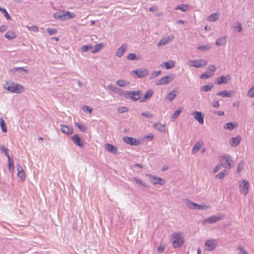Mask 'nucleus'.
Returning <instances> with one entry per match:
<instances>
[{
  "instance_id": "20e7f679",
  "label": "nucleus",
  "mask_w": 254,
  "mask_h": 254,
  "mask_svg": "<svg viewBox=\"0 0 254 254\" xmlns=\"http://www.w3.org/2000/svg\"><path fill=\"white\" fill-rule=\"evenodd\" d=\"M220 160L222 166L226 169H230L233 166V161L229 155L221 156Z\"/></svg>"
},
{
  "instance_id": "a18cd8bd",
  "label": "nucleus",
  "mask_w": 254,
  "mask_h": 254,
  "mask_svg": "<svg viewBox=\"0 0 254 254\" xmlns=\"http://www.w3.org/2000/svg\"><path fill=\"white\" fill-rule=\"evenodd\" d=\"M214 74L213 73H210L208 72H206L205 73H203V74H202L200 77L201 78V79H205V78H208L211 76H212Z\"/></svg>"
},
{
  "instance_id": "13d9d810",
  "label": "nucleus",
  "mask_w": 254,
  "mask_h": 254,
  "mask_svg": "<svg viewBox=\"0 0 254 254\" xmlns=\"http://www.w3.org/2000/svg\"><path fill=\"white\" fill-rule=\"evenodd\" d=\"M127 108L125 107H121L118 108V111L119 113H124L127 112Z\"/></svg>"
},
{
  "instance_id": "e433bc0d",
  "label": "nucleus",
  "mask_w": 254,
  "mask_h": 254,
  "mask_svg": "<svg viewBox=\"0 0 254 254\" xmlns=\"http://www.w3.org/2000/svg\"><path fill=\"white\" fill-rule=\"evenodd\" d=\"M213 84H207L204 86H203L200 87V91H203L205 92H207L211 90V89L213 88Z\"/></svg>"
},
{
  "instance_id": "f257e3e1",
  "label": "nucleus",
  "mask_w": 254,
  "mask_h": 254,
  "mask_svg": "<svg viewBox=\"0 0 254 254\" xmlns=\"http://www.w3.org/2000/svg\"><path fill=\"white\" fill-rule=\"evenodd\" d=\"M184 235L183 232H176L173 233L170 237L174 248L181 247L184 244Z\"/></svg>"
},
{
  "instance_id": "f03ea898",
  "label": "nucleus",
  "mask_w": 254,
  "mask_h": 254,
  "mask_svg": "<svg viewBox=\"0 0 254 254\" xmlns=\"http://www.w3.org/2000/svg\"><path fill=\"white\" fill-rule=\"evenodd\" d=\"M3 87L11 93H21L24 91V88L20 84L11 82V83L6 82Z\"/></svg>"
},
{
  "instance_id": "4468645a",
  "label": "nucleus",
  "mask_w": 254,
  "mask_h": 254,
  "mask_svg": "<svg viewBox=\"0 0 254 254\" xmlns=\"http://www.w3.org/2000/svg\"><path fill=\"white\" fill-rule=\"evenodd\" d=\"M192 115L194 116V119L197 121L198 122L202 125L204 123V115H202L200 112L194 111L193 112Z\"/></svg>"
},
{
  "instance_id": "c9c22d12",
  "label": "nucleus",
  "mask_w": 254,
  "mask_h": 254,
  "mask_svg": "<svg viewBox=\"0 0 254 254\" xmlns=\"http://www.w3.org/2000/svg\"><path fill=\"white\" fill-rule=\"evenodd\" d=\"M219 18V15L216 13L210 14L208 17V20L210 22H214Z\"/></svg>"
},
{
  "instance_id": "8fccbe9b",
  "label": "nucleus",
  "mask_w": 254,
  "mask_h": 254,
  "mask_svg": "<svg viewBox=\"0 0 254 254\" xmlns=\"http://www.w3.org/2000/svg\"><path fill=\"white\" fill-rule=\"evenodd\" d=\"M161 70L154 71L151 74L150 79H153L158 76L160 73Z\"/></svg>"
},
{
  "instance_id": "473e14b6",
  "label": "nucleus",
  "mask_w": 254,
  "mask_h": 254,
  "mask_svg": "<svg viewBox=\"0 0 254 254\" xmlns=\"http://www.w3.org/2000/svg\"><path fill=\"white\" fill-rule=\"evenodd\" d=\"M4 37L6 39L10 40L15 38L16 37V35L14 32L9 31L5 34Z\"/></svg>"
},
{
  "instance_id": "1a4fd4ad",
  "label": "nucleus",
  "mask_w": 254,
  "mask_h": 254,
  "mask_svg": "<svg viewBox=\"0 0 254 254\" xmlns=\"http://www.w3.org/2000/svg\"><path fill=\"white\" fill-rule=\"evenodd\" d=\"M146 176L149 177L150 182L154 185L157 184L163 185L165 183L164 180L161 178H158L149 174H146Z\"/></svg>"
},
{
  "instance_id": "c03bdc74",
  "label": "nucleus",
  "mask_w": 254,
  "mask_h": 254,
  "mask_svg": "<svg viewBox=\"0 0 254 254\" xmlns=\"http://www.w3.org/2000/svg\"><path fill=\"white\" fill-rule=\"evenodd\" d=\"M154 126L158 130L163 131L165 129V126L163 125H161L160 124H155Z\"/></svg>"
},
{
  "instance_id": "423d86ee",
  "label": "nucleus",
  "mask_w": 254,
  "mask_h": 254,
  "mask_svg": "<svg viewBox=\"0 0 254 254\" xmlns=\"http://www.w3.org/2000/svg\"><path fill=\"white\" fill-rule=\"evenodd\" d=\"M187 65L190 66H193L196 68H200L207 64V62L203 59H198L196 60H190L187 63Z\"/></svg>"
},
{
  "instance_id": "ddd939ff",
  "label": "nucleus",
  "mask_w": 254,
  "mask_h": 254,
  "mask_svg": "<svg viewBox=\"0 0 254 254\" xmlns=\"http://www.w3.org/2000/svg\"><path fill=\"white\" fill-rule=\"evenodd\" d=\"M71 139L76 145L81 147L83 146V141L79 137L77 134H74L71 137Z\"/></svg>"
},
{
  "instance_id": "09e8293b",
  "label": "nucleus",
  "mask_w": 254,
  "mask_h": 254,
  "mask_svg": "<svg viewBox=\"0 0 254 254\" xmlns=\"http://www.w3.org/2000/svg\"><path fill=\"white\" fill-rule=\"evenodd\" d=\"M17 176L20 178L21 181H24L25 179V172L24 171H19L17 172Z\"/></svg>"
},
{
  "instance_id": "37998d69",
  "label": "nucleus",
  "mask_w": 254,
  "mask_h": 254,
  "mask_svg": "<svg viewBox=\"0 0 254 254\" xmlns=\"http://www.w3.org/2000/svg\"><path fill=\"white\" fill-rule=\"evenodd\" d=\"M0 124L2 131L3 132H6L7 131L6 127L4 121L2 119H1L0 122Z\"/></svg>"
},
{
  "instance_id": "de8ad7c7",
  "label": "nucleus",
  "mask_w": 254,
  "mask_h": 254,
  "mask_svg": "<svg viewBox=\"0 0 254 254\" xmlns=\"http://www.w3.org/2000/svg\"><path fill=\"white\" fill-rule=\"evenodd\" d=\"M1 12L3 13L4 16L5 17L6 19L8 20H11V17L10 16V15L8 14V13L7 12L5 8H2L1 9Z\"/></svg>"
},
{
  "instance_id": "6ab92c4d",
  "label": "nucleus",
  "mask_w": 254,
  "mask_h": 254,
  "mask_svg": "<svg viewBox=\"0 0 254 254\" xmlns=\"http://www.w3.org/2000/svg\"><path fill=\"white\" fill-rule=\"evenodd\" d=\"M108 89L114 93L118 94L120 96H124V92L125 91H123L119 88L110 85L108 86Z\"/></svg>"
},
{
  "instance_id": "58836bf2",
  "label": "nucleus",
  "mask_w": 254,
  "mask_h": 254,
  "mask_svg": "<svg viewBox=\"0 0 254 254\" xmlns=\"http://www.w3.org/2000/svg\"><path fill=\"white\" fill-rule=\"evenodd\" d=\"M197 49L203 51H207L211 49V47L210 45H202L197 47Z\"/></svg>"
},
{
  "instance_id": "aec40b11",
  "label": "nucleus",
  "mask_w": 254,
  "mask_h": 254,
  "mask_svg": "<svg viewBox=\"0 0 254 254\" xmlns=\"http://www.w3.org/2000/svg\"><path fill=\"white\" fill-rule=\"evenodd\" d=\"M230 80V77L229 75H227L226 76H221L216 79L217 82L219 85L222 84H226Z\"/></svg>"
},
{
  "instance_id": "f3484780",
  "label": "nucleus",
  "mask_w": 254,
  "mask_h": 254,
  "mask_svg": "<svg viewBox=\"0 0 254 254\" xmlns=\"http://www.w3.org/2000/svg\"><path fill=\"white\" fill-rule=\"evenodd\" d=\"M62 21H64L70 18H74L75 16V14L70 11H64L62 13Z\"/></svg>"
},
{
  "instance_id": "6e6552de",
  "label": "nucleus",
  "mask_w": 254,
  "mask_h": 254,
  "mask_svg": "<svg viewBox=\"0 0 254 254\" xmlns=\"http://www.w3.org/2000/svg\"><path fill=\"white\" fill-rule=\"evenodd\" d=\"M130 74L136 77L143 78L148 74L146 69L138 68L130 72Z\"/></svg>"
},
{
  "instance_id": "6e6d98bb",
  "label": "nucleus",
  "mask_w": 254,
  "mask_h": 254,
  "mask_svg": "<svg viewBox=\"0 0 254 254\" xmlns=\"http://www.w3.org/2000/svg\"><path fill=\"white\" fill-rule=\"evenodd\" d=\"M47 31L50 35H54L57 33V30L53 28H48Z\"/></svg>"
},
{
  "instance_id": "f8f14e48",
  "label": "nucleus",
  "mask_w": 254,
  "mask_h": 254,
  "mask_svg": "<svg viewBox=\"0 0 254 254\" xmlns=\"http://www.w3.org/2000/svg\"><path fill=\"white\" fill-rule=\"evenodd\" d=\"M123 140L127 144L131 145H138L140 144L139 140L130 137H124Z\"/></svg>"
},
{
  "instance_id": "7c9ffc66",
  "label": "nucleus",
  "mask_w": 254,
  "mask_h": 254,
  "mask_svg": "<svg viewBox=\"0 0 254 254\" xmlns=\"http://www.w3.org/2000/svg\"><path fill=\"white\" fill-rule=\"evenodd\" d=\"M116 84L120 87H125L128 86L129 82L124 79H120L116 81Z\"/></svg>"
},
{
  "instance_id": "e2e57ef3",
  "label": "nucleus",
  "mask_w": 254,
  "mask_h": 254,
  "mask_svg": "<svg viewBox=\"0 0 254 254\" xmlns=\"http://www.w3.org/2000/svg\"><path fill=\"white\" fill-rule=\"evenodd\" d=\"M221 167L222 165H221V164L216 165L214 168V173H216L217 171H218V170H219L221 169Z\"/></svg>"
},
{
  "instance_id": "39448f33",
  "label": "nucleus",
  "mask_w": 254,
  "mask_h": 254,
  "mask_svg": "<svg viewBox=\"0 0 254 254\" xmlns=\"http://www.w3.org/2000/svg\"><path fill=\"white\" fill-rule=\"evenodd\" d=\"M185 202L189 208L192 209L205 210L210 207V205H207L205 204H197L188 199H186Z\"/></svg>"
},
{
  "instance_id": "603ef678",
  "label": "nucleus",
  "mask_w": 254,
  "mask_h": 254,
  "mask_svg": "<svg viewBox=\"0 0 254 254\" xmlns=\"http://www.w3.org/2000/svg\"><path fill=\"white\" fill-rule=\"evenodd\" d=\"M127 59L129 60H136V55L134 53H130L127 55Z\"/></svg>"
},
{
  "instance_id": "052dcab7",
  "label": "nucleus",
  "mask_w": 254,
  "mask_h": 254,
  "mask_svg": "<svg viewBox=\"0 0 254 254\" xmlns=\"http://www.w3.org/2000/svg\"><path fill=\"white\" fill-rule=\"evenodd\" d=\"M141 115L143 116H144L147 118H153V115L152 114H151L150 113L148 112H143L141 114Z\"/></svg>"
},
{
  "instance_id": "7ed1b4c3",
  "label": "nucleus",
  "mask_w": 254,
  "mask_h": 254,
  "mask_svg": "<svg viewBox=\"0 0 254 254\" xmlns=\"http://www.w3.org/2000/svg\"><path fill=\"white\" fill-rule=\"evenodd\" d=\"M141 91H127L124 92V98L130 99L132 101H136L139 100L140 98Z\"/></svg>"
},
{
  "instance_id": "bb28decb",
  "label": "nucleus",
  "mask_w": 254,
  "mask_h": 254,
  "mask_svg": "<svg viewBox=\"0 0 254 254\" xmlns=\"http://www.w3.org/2000/svg\"><path fill=\"white\" fill-rule=\"evenodd\" d=\"M238 127L237 123L233 124L232 123H228L224 126V128L229 130H232L235 128Z\"/></svg>"
},
{
  "instance_id": "f704fd0d",
  "label": "nucleus",
  "mask_w": 254,
  "mask_h": 254,
  "mask_svg": "<svg viewBox=\"0 0 254 254\" xmlns=\"http://www.w3.org/2000/svg\"><path fill=\"white\" fill-rule=\"evenodd\" d=\"M182 110V108H179L177 111L175 112L172 116L171 117V120L172 122H174L178 117L180 115Z\"/></svg>"
},
{
  "instance_id": "5701e85b",
  "label": "nucleus",
  "mask_w": 254,
  "mask_h": 254,
  "mask_svg": "<svg viewBox=\"0 0 254 254\" xmlns=\"http://www.w3.org/2000/svg\"><path fill=\"white\" fill-rule=\"evenodd\" d=\"M217 95L221 96V97H230L232 96V94L231 91H228L226 90H222L221 91L218 92L216 93Z\"/></svg>"
},
{
  "instance_id": "412c9836",
  "label": "nucleus",
  "mask_w": 254,
  "mask_h": 254,
  "mask_svg": "<svg viewBox=\"0 0 254 254\" xmlns=\"http://www.w3.org/2000/svg\"><path fill=\"white\" fill-rule=\"evenodd\" d=\"M241 140V137L240 135H238L232 138L230 141V143L232 147H236L240 144Z\"/></svg>"
},
{
  "instance_id": "5fc2aeb1",
  "label": "nucleus",
  "mask_w": 254,
  "mask_h": 254,
  "mask_svg": "<svg viewBox=\"0 0 254 254\" xmlns=\"http://www.w3.org/2000/svg\"><path fill=\"white\" fill-rule=\"evenodd\" d=\"M248 96L250 98L254 97V86H253L248 92Z\"/></svg>"
},
{
  "instance_id": "49530a36",
  "label": "nucleus",
  "mask_w": 254,
  "mask_h": 254,
  "mask_svg": "<svg viewBox=\"0 0 254 254\" xmlns=\"http://www.w3.org/2000/svg\"><path fill=\"white\" fill-rule=\"evenodd\" d=\"M75 125L78 127V128L82 131L85 132L87 129L86 127L84 125L79 124L77 123L75 124Z\"/></svg>"
},
{
  "instance_id": "0eeeda50",
  "label": "nucleus",
  "mask_w": 254,
  "mask_h": 254,
  "mask_svg": "<svg viewBox=\"0 0 254 254\" xmlns=\"http://www.w3.org/2000/svg\"><path fill=\"white\" fill-rule=\"evenodd\" d=\"M225 217V215L222 213H219L216 215H213L208 217L207 219H204L202 221L203 224H205L207 223L212 224L218 222L223 219Z\"/></svg>"
},
{
  "instance_id": "864d4df0",
  "label": "nucleus",
  "mask_w": 254,
  "mask_h": 254,
  "mask_svg": "<svg viewBox=\"0 0 254 254\" xmlns=\"http://www.w3.org/2000/svg\"><path fill=\"white\" fill-rule=\"evenodd\" d=\"M92 48V46L91 45H85L81 48V52H86L89 50L91 49Z\"/></svg>"
},
{
  "instance_id": "a211bd4d",
  "label": "nucleus",
  "mask_w": 254,
  "mask_h": 254,
  "mask_svg": "<svg viewBox=\"0 0 254 254\" xmlns=\"http://www.w3.org/2000/svg\"><path fill=\"white\" fill-rule=\"evenodd\" d=\"M127 49V45L126 43L123 44L120 48H119L116 53V55L118 57L121 58L124 55L125 51Z\"/></svg>"
},
{
  "instance_id": "4be33fe9",
  "label": "nucleus",
  "mask_w": 254,
  "mask_h": 254,
  "mask_svg": "<svg viewBox=\"0 0 254 254\" xmlns=\"http://www.w3.org/2000/svg\"><path fill=\"white\" fill-rule=\"evenodd\" d=\"M203 145V143L201 141H197L195 145L193 146L192 150L191 153L192 154H195L200 149V148L202 147Z\"/></svg>"
},
{
  "instance_id": "393cba45",
  "label": "nucleus",
  "mask_w": 254,
  "mask_h": 254,
  "mask_svg": "<svg viewBox=\"0 0 254 254\" xmlns=\"http://www.w3.org/2000/svg\"><path fill=\"white\" fill-rule=\"evenodd\" d=\"M163 64L164 65V67L167 69H171L175 66V63L174 61L171 60V61H169V62H164L161 64V66H162Z\"/></svg>"
},
{
  "instance_id": "774afa93",
  "label": "nucleus",
  "mask_w": 254,
  "mask_h": 254,
  "mask_svg": "<svg viewBox=\"0 0 254 254\" xmlns=\"http://www.w3.org/2000/svg\"><path fill=\"white\" fill-rule=\"evenodd\" d=\"M7 29V26L6 25H3L0 27V31L1 32H3L5 31Z\"/></svg>"
},
{
  "instance_id": "3c124183",
  "label": "nucleus",
  "mask_w": 254,
  "mask_h": 254,
  "mask_svg": "<svg viewBox=\"0 0 254 254\" xmlns=\"http://www.w3.org/2000/svg\"><path fill=\"white\" fill-rule=\"evenodd\" d=\"M225 170H224L223 171L221 172L219 174L216 175L215 177L219 179H222L224 178V177L225 176Z\"/></svg>"
},
{
  "instance_id": "72a5a7b5",
  "label": "nucleus",
  "mask_w": 254,
  "mask_h": 254,
  "mask_svg": "<svg viewBox=\"0 0 254 254\" xmlns=\"http://www.w3.org/2000/svg\"><path fill=\"white\" fill-rule=\"evenodd\" d=\"M176 94H175V91L173 90L170 91L166 96V99L169 101H172L174 100V99L176 97Z\"/></svg>"
},
{
  "instance_id": "a878e982",
  "label": "nucleus",
  "mask_w": 254,
  "mask_h": 254,
  "mask_svg": "<svg viewBox=\"0 0 254 254\" xmlns=\"http://www.w3.org/2000/svg\"><path fill=\"white\" fill-rule=\"evenodd\" d=\"M9 71L12 73H15L16 72L18 71L22 74H24V73H22L23 71L25 73H27L28 72V70L23 67H19L11 68L9 70Z\"/></svg>"
},
{
  "instance_id": "a19ab883",
  "label": "nucleus",
  "mask_w": 254,
  "mask_h": 254,
  "mask_svg": "<svg viewBox=\"0 0 254 254\" xmlns=\"http://www.w3.org/2000/svg\"><path fill=\"white\" fill-rule=\"evenodd\" d=\"M244 163L243 161H241L239 163L237 168V173H240L244 169Z\"/></svg>"
},
{
  "instance_id": "ea45409f",
  "label": "nucleus",
  "mask_w": 254,
  "mask_h": 254,
  "mask_svg": "<svg viewBox=\"0 0 254 254\" xmlns=\"http://www.w3.org/2000/svg\"><path fill=\"white\" fill-rule=\"evenodd\" d=\"M187 5H185L184 4H181L179 5H178L175 8V10H180L183 12H185L187 10Z\"/></svg>"
},
{
  "instance_id": "b1692460",
  "label": "nucleus",
  "mask_w": 254,
  "mask_h": 254,
  "mask_svg": "<svg viewBox=\"0 0 254 254\" xmlns=\"http://www.w3.org/2000/svg\"><path fill=\"white\" fill-rule=\"evenodd\" d=\"M105 148L108 151L114 153H116L118 150L117 147L109 143L105 144Z\"/></svg>"
},
{
  "instance_id": "bf43d9fd",
  "label": "nucleus",
  "mask_w": 254,
  "mask_h": 254,
  "mask_svg": "<svg viewBox=\"0 0 254 254\" xmlns=\"http://www.w3.org/2000/svg\"><path fill=\"white\" fill-rule=\"evenodd\" d=\"M83 110L84 112H88L89 113H91L92 109L89 106L86 105L83 107Z\"/></svg>"
},
{
  "instance_id": "0e129e2a",
  "label": "nucleus",
  "mask_w": 254,
  "mask_h": 254,
  "mask_svg": "<svg viewBox=\"0 0 254 254\" xmlns=\"http://www.w3.org/2000/svg\"><path fill=\"white\" fill-rule=\"evenodd\" d=\"M208 70L209 71L214 72L215 71V67L213 65H209L208 67Z\"/></svg>"
},
{
  "instance_id": "9b49d317",
  "label": "nucleus",
  "mask_w": 254,
  "mask_h": 254,
  "mask_svg": "<svg viewBox=\"0 0 254 254\" xmlns=\"http://www.w3.org/2000/svg\"><path fill=\"white\" fill-rule=\"evenodd\" d=\"M249 183L247 181L242 180L239 185L240 192L244 195H246L249 193Z\"/></svg>"
},
{
  "instance_id": "c756f323",
  "label": "nucleus",
  "mask_w": 254,
  "mask_h": 254,
  "mask_svg": "<svg viewBox=\"0 0 254 254\" xmlns=\"http://www.w3.org/2000/svg\"><path fill=\"white\" fill-rule=\"evenodd\" d=\"M153 94V92L151 90H148L145 94L144 97L140 100L141 102H145L147 99H149Z\"/></svg>"
},
{
  "instance_id": "4c0bfd02",
  "label": "nucleus",
  "mask_w": 254,
  "mask_h": 254,
  "mask_svg": "<svg viewBox=\"0 0 254 254\" xmlns=\"http://www.w3.org/2000/svg\"><path fill=\"white\" fill-rule=\"evenodd\" d=\"M104 45L102 43H99L96 44L94 46V49L92 51V53H96L99 52L102 47H103Z\"/></svg>"
},
{
  "instance_id": "dca6fc26",
  "label": "nucleus",
  "mask_w": 254,
  "mask_h": 254,
  "mask_svg": "<svg viewBox=\"0 0 254 254\" xmlns=\"http://www.w3.org/2000/svg\"><path fill=\"white\" fill-rule=\"evenodd\" d=\"M61 130L65 134L70 135L73 133V129L68 126L61 125Z\"/></svg>"
},
{
  "instance_id": "4d7b16f0",
  "label": "nucleus",
  "mask_w": 254,
  "mask_h": 254,
  "mask_svg": "<svg viewBox=\"0 0 254 254\" xmlns=\"http://www.w3.org/2000/svg\"><path fill=\"white\" fill-rule=\"evenodd\" d=\"M53 16L55 19H60L62 21V13L56 12L54 14Z\"/></svg>"
},
{
  "instance_id": "9d476101",
  "label": "nucleus",
  "mask_w": 254,
  "mask_h": 254,
  "mask_svg": "<svg viewBox=\"0 0 254 254\" xmlns=\"http://www.w3.org/2000/svg\"><path fill=\"white\" fill-rule=\"evenodd\" d=\"M217 242L216 240H208L206 241L205 244V250L209 252L212 251L215 249V248L217 247Z\"/></svg>"
},
{
  "instance_id": "69168bd1",
  "label": "nucleus",
  "mask_w": 254,
  "mask_h": 254,
  "mask_svg": "<svg viewBox=\"0 0 254 254\" xmlns=\"http://www.w3.org/2000/svg\"><path fill=\"white\" fill-rule=\"evenodd\" d=\"M29 29L34 32H37L38 31V28L36 26H31L30 28H29Z\"/></svg>"
},
{
  "instance_id": "2eb2a0df",
  "label": "nucleus",
  "mask_w": 254,
  "mask_h": 254,
  "mask_svg": "<svg viewBox=\"0 0 254 254\" xmlns=\"http://www.w3.org/2000/svg\"><path fill=\"white\" fill-rule=\"evenodd\" d=\"M174 38V37L173 35H171L167 37H165L164 38L162 39L157 44L158 47H160L163 45H165L168 43H169L170 41H172Z\"/></svg>"
},
{
  "instance_id": "680f3d73",
  "label": "nucleus",
  "mask_w": 254,
  "mask_h": 254,
  "mask_svg": "<svg viewBox=\"0 0 254 254\" xmlns=\"http://www.w3.org/2000/svg\"><path fill=\"white\" fill-rule=\"evenodd\" d=\"M237 249L242 254H249V253L241 246H239Z\"/></svg>"
},
{
  "instance_id": "338daca9",
  "label": "nucleus",
  "mask_w": 254,
  "mask_h": 254,
  "mask_svg": "<svg viewBox=\"0 0 254 254\" xmlns=\"http://www.w3.org/2000/svg\"><path fill=\"white\" fill-rule=\"evenodd\" d=\"M214 114L219 116H222L224 115V112L223 111H216L214 112Z\"/></svg>"
},
{
  "instance_id": "c85d7f7f",
  "label": "nucleus",
  "mask_w": 254,
  "mask_h": 254,
  "mask_svg": "<svg viewBox=\"0 0 254 254\" xmlns=\"http://www.w3.org/2000/svg\"><path fill=\"white\" fill-rule=\"evenodd\" d=\"M226 36H223L217 39L216 41L215 44L217 46L224 45L226 43Z\"/></svg>"
},
{
  "instance_id": "79ce46f5",
  "label": "nucleus",
  "mask_w": 254,
  "mask_h": 254,
  "mask_svg": "<svg viewBox=\"0 0 254 254\" xmlns=\"http://www.w3.org/2000/svg\"><path fill=\"white\" fill-rule=\"evenodd\" d=\"M14 163L13 161L11 159L8 161V169L10 172H13L14 171Z\"/></svg>"
},
{
  "instance_id": "cd10ccee",
  "label": "nucleus",
  "mask_w": 254,
  "mask_h": 254,
  "mask_svg": "<svg viewBox=\"0 0 254 254\" xmlns=\"http://www.w3.org/2000/svg\"><path fill=\"white\" fill-rule=\"evenodd\" d=\"M169 76H165L162 77L158 82L156 83L157 85H165L169 82Z\"/></svg>"
},
{
  "instance_id": "2f4dec72",
  "label": "nucleus",
  "mask_w": 254,
  "mask_h": 254,
  "mask_svg": "<svg viewBox=\"0 0 254 254\" xmlns=\"http://www.w3.org/2000/svg\"><path fill=\"white\" fill-rule=\"evenodd\" d=\"M132 179L134 180L138 185L141 186L144 188H148V186L147 185V184L144 183L141 179L137 178L136 177H133Z\"/></svg>"
}]
</instances>
